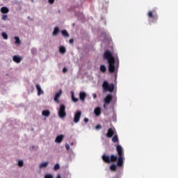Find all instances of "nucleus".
I'll return each mask as SVG.
<instances>
[{"mask_svg":"<svg viewBox=\"0 0 178 178\" xmlns=\"http://www.w3.org/2000/svg\"><path fill=\"white\" fill-rule=\"evenodd\" d=\"M113 136H115V131L113 129L109 128L106 134V137H108V138H111Z\"/></svg>","mask_w":178,"mask_h":178,"instance_id":"1a4fd4ad","label":"nucleus"},{"mask_svg":"<svg viewBox=\"0 0 178 178\" xmlns=\"http://www.w3.org/2000/svg\"><path fill=\"white\" fill-rule=\"evenodd\" d=\"M62 92H63L62 90H60L57 93H56L54 96V101L57 104H59V102H60V101L59 100V98H60V96L62 95Z\"/></svg>","mask_w":178,"mask_h":178,"instance_id":"6e6552de","label":"nucleus"},{"mask_svg":"<svg viewBox=\"0 0 178 178\" xmlns=\"http://www.w3.org/2000/svg\"><path fill=\"white\" fill-rule=\"evenodd\" d=\"M59 33V27L56 26L53 31V35L56 36Z\"/></svg>","mask_w":178,"mask_h":178,"instance_id":"a211bd4d","label":"nucleus"},{"mask_svg":"<svg viewBox=\"0 0 178 178\" xmlns=\"http://www.w3.org/2000/svg\"><path fill=\"white\" fill-rule=\"evenodd\" d=\"M65 136H63V135H59V136H58L56 138V140H55V141H56V143H58V144H60V143L61 142V141H63V138H64Z\"/></svg>","mask_w":178,"mask_h":178,"instance_id":"ddd939ff","label":"nucleus"},{"mask_svg":"<svg viewBox=\"0 0 178 178\" xmlns=\"http://www.w3.org/2000/svg\"><path fill=\"white\" fill-rule=\"evenodd\" d=\"M60 168V167L59 164H58V163H56V164L54 165V170H58V169H59Z\"/></svg>","mask_w":178,"mask_h":178,"instance_id":"bb28decb","label":"nucleus"},{"mask_svg":"<svg viewBox=\"0 0 178 178\" xmlns=\"http://www.w3.org/2000/svg\"><path fill=\"white\" fill-rule=\"evenodd\" d=\"M96 130H99V129H102V126L98 124L95 127Z\"/></svg>","mask_w":178,"mask_h":178,"instance_id":"7c9ffc66","label":"nucleus"},{"mask_svg":"<svg viewBox=\"0 0 178 178\" xmlns=\"http://www.w3.org/2000/svg\"><path fill=\"white\" fill-rule=\"evenodd\" d=\"M18 166H20V167L23 166V160H21L18 162Z\"/></svg>","mask_w":178,"mask_h":178,"instance_id":"c756f323","label":"nucleus"},{"mask_svg":"<svg viewBox=\"0 0 178 178\" xmlns=\"http://www.w3.org/2000/svg\"><path fill=\"white\" fill-rule=\"evenodd\" d=\"M71 94H72V99L73 102H77V101H79V99L74 97V92H71Z\"/></svg>","mask_w":178,"mask_h":178,"instance_id":"5701e85b","label":"nucleus"},{"mask_svg":"<svg viewBox=\"0 0 178 178\" xmlns=\"http://www.w3.org/2000/svg\"><path fill=\"white\" fill-rule=\"evenodd\" d=\"M58 116L59 118H61V119L66 118V106L64 104H61L60 106V108L58 110Z\"/></svg>","mask_w":178,"mask_h":178,"instance_id":"20e7f679","label":"nucleus"},{"mask_svg":"<svg viewBox=\"0 0 178 178\" xmlns=\"http://www.w3.org/2000/svg\"><path fill=\"white\" fill-rule=\"evenodd\" d=\"M116 100H117V99H116V97L114 99V102H116Z\"/></svg>","mask_w":178,"mask_h":178,"instance_id":"ea45409f","label":"nucleus"},{"mask_svg":"<svg viewBox=\"0 0 178 178\" xmlns=\"http://www.w3.org/2000/svg\"><path fill=\"white\" fill-rule=\"evenodd\" d=\"M0 12L3 14L9 13V8H8V7H1Z\"/></svg>","mask_w":178,"mask_h":178,"instance_id":"4468645a","label":"nucleus"},{"mask_svg":"<svg viewBox=\"0 0 178 178\" xmlns=\"http://www.w3.org/2000/svg\"><path fill=\"white\" fill-rule=\"evenodd\" d=\"M79 98H80L81 101L84 102V101H86V98H87V93H86V92H79Z\"/></svg>","mask_w":178,"mask_h":178,"instance_id":"9d476101","label":"nucleus"},{"mask_svg":"<svg viewBox=\"0 0 178 178\" xmlns=\"http://www.w3.org/2000/svg\"><path fill=\"white\" fill-rule=\"evenodd\" d=\"M92 96H93L94 99H95V98H97V94L93 93Z\"/></svg>","mask_w":178,"mask_h":178,"instance_id":"e433bc0d","label":"nucleus"},{"mask_svg":"<svg viewBox=\"0 0 178 178\" xmlns=\"http://www.w3.org/2000/svg\"><path fill=\"white\" fill-rule=\"evenodd\" d=\"M100 72H102V73L106 72V67L104 65H100Z\"/></svg>","mask_w":178,"mask_h":178,"instance_id":"412c9836","label":"nucleus"},{"mask_svg":"<svg viewBox=\"0 0 178 178\" xmlns=\"http://www.w3.org/2000/svg\"><path fill=\"white\" fill-rule=\"evenodd\" d=\"M104 58L108 61L109 73H115L116 71V67L115 66V61L112 53L109 51H106L104 54Z\"/></svg>","mask_w":178,"mask_h":178,"instance_id":"f03ea898","label":"nucleus"},{"mask_svg":"<svg viewBox=\"0 0 178 178\" xmlns=\"http://www.w3.org/2000/svg\"><path fill=\"white\" fill-rule=\"evenodd\" d=\"M44 178H54V177L52 176V175L47 174L44 176Z\"/></svg>","mask_w":178,"mask_h":178,"instance_id":"c85d7f7f","label":"nucleus"},{"mask_svg":"<svg viewBox=\"0 0 178 178\" xmlns=\"http://www.w3.org/2000/svg\"><path fill=\"white\" fill-rule=\"evenodd\" d=\"M32 2H33V1L32 0Z\"/></svg>","mask_w":178,"mask_h":178,"instance_id":"79ce46f5","label":"nucleus"},{"mask_svg":"<svg viewBox=\"0 0 178 178\" xmlns=\"http://www.w3.org/2000/svg\"><path fill=\"white\" fill-rule=\"evenodd\" d=\"M14 38L15 40V44H17V45L20 44V39L19 38V37L15 36Z\"/></svg>","mask_w":178,"mask_h":178,"instance_id":"393cba45","label":"nucleus"},{"mask_svg":"<svg viewBox=\"0 0 178 178\" xmlns=\"http://www.w3.org/2000/svg\"><path fill=\"white\" fill-rule=\"evenodd\" d=\"M54 2H55V0H49V3L51 4L54 3Z\"/></svg>","mask_w":178,"mask_h":178,"instance_id":"c9c22d12","label":"nucleus"},{"mask_svg":"<svg viewBox=\"0 0 178 178\" xmlns=\"http://www.w3.org/2000/svg\"><path fill=\"white\" fill-rule=\"evenodd\" d=\"M36 89L38 90V95H42L44 94V90L41 89L40 84H36Z\"/></svg>","mask_w":178,"mask_h":178,"instance_id":"f8f14e48","label":"nucleus"},{"mask_svg":"<svg viewBox=\"0 0 178 178\" xmlns=\"http://www.w3.org/2000/svg\"><path fill=\"white\" fill-rule=\"evenodd\" d=\"M111 140L113 143H119V138L118 137V134H115Z\"/></svg>","mask_w":178,"mask_h":178,"instance_id":"6ab92c4d","label":"nucleus"},{"mask_svg":"<svg viewBox=\"0 0 178 178\" xmlns=\"http://www.w3.org/2000/svg\"><path fill=\"white\" fill-rule=\"evenodd\" d=\"M6 19H8V15H3L1 16V19H2V20H6Z\"/></svg>","mask_w":178,"mask_h":178,"instance_id":"cd10ccee","label":"nucleus"},{"mask_svg":"<svg viewBox=\"0 0 178 178\" xmlns=\"http://www.w3.org/2000/svg\"><path fill=\"white\" fill-rule=\"evenodd\" d=\"M65 148L67 151H69V149H70V146H69V145H65Z\"/></svg>","mask_w":178,"mask_h":178,"instance_id":"2f4dec72","label":"nucleus"},{"mask_svg":"<svg viewBox=\"0 0 178 178\" xmlns=\"http://www.w3.org/2000/svg\"><path fill=\"white\" fill-rule=\"evenodd\" d=\"M59 51L60 52V54H65L66 53V48H65V47L61 46L59 48Z\"/></svg>","mask_w":178,"mask_h":178,"instance_id":"4be33fe9","label":"nucleus"},{"mask_svg":"<svg viewBox=\"0 0 178 178\" xmlns=\"http://www.w3.org/2000/svg\"><path fill=\"white\" fill-rule=\"evenodd\" d=\"M80 118H81V111H76L74 116V122L79 123L80 122Z\"/></svg>","mask_w":178,"mask_h":178,"instance_id":"423d86ee","label":"nucleus"},{"mask_svg":"<svg viewBox=\"0 0 178 178\" xmlns=\"http://www.w3.org/2000/svg\"><path fill=\"white\" fill-rule=\"evenodd\" d=\"M112 99H113V96H112L111 94H108L104 98V103L106 104V105H109V104L112 102Z\"/></svg>","mask_w":178,"mask_h":178,"instance_id":"0eeeda50","label":"nucleus"},{"mask_svg":"<svg viewBox=\"0 0 178 178\" xmlns=\"http://www.w3.org/2000/svg\"><path fill=\"white\" fill-rule=\"evenodd\" d=\"M102 88L105 92L108 91L109 92H113L115 85L113 83L109 85L106 81H104L102 84Z\"/></svg>","mask_w":178,"mask_h":178,"instance_id":"7ed1b4c3","label":"nucleus"},{"mask_svg":"<svg viewBox=\"0 0 178 178\" xmlns=\"http://www.w3.org/2000/svg\"><path fill=\"white\" fill-rule=\"evenodd\" d=\"M149 19H152L153 20H158V15L155 11H149L147 13Z\"/></svg>","mask_w":178,"mask_h":178,"instance_id":"39448f33","label":"nucleus"},{"mask_svg":"<svg viewBox=\"0 0 178 178\" xmlns=\"http://www.w3.org/2000/svg\"><path fill=\"white\" fill-rule=\"evenodd\" d=\"M116 149L118 157V156H115V154H111V156L103 154L102 158L105 163H111V162H116L118 161L117 165L121 168V166H123V156H124V153H123V149L120 145H117Z\"/></svg>","mask_w":178,"mask_h":178,"instance_id":"f257e3e1","label":"nucleus"},{"mask_svg":"<svg viewBox=\"0 0 178 178\" xmlns=\"http://www.w3.org/2000/svg\"><path fill=\"white\" fill-rule=\"evenodd\" d=\"M88 118H85L84 119H83V121L85 122V123H87V122H88Z\"/></svg>","mask_w":178,"mask_h":178,"instance_id":"f704fd0d","label":"nucleus"},{"mask_svg":"<svg viewBox=\"0 0 178 178\" xmlns=\"http://www.w3.org/2000/svg\"><path fill=\"white\" fill-rule=\"evenodd\" d=\"M63 73H66V72H67V68L64 67V68L63 69Z\"/></svg>","mask_w":178,"mask_h":178,"instance_id":"72a5a7b5","label":"nucleus"},{"mask_svg":"<svg viewBox=\"0 0 178 178\" xmlns=\"http://www.w3.org/2000/svg\"><path fill=\"white\" fill-rule=\"evenodd\" d=\"M57 178H61V177H60V175H58V176L57 177Z\"/></svg>","mask_w":178,"mask_h":178,"instance_id":"a19ab883","label":"nucleus"},{"mask_svg":"<svg viewBox=\"0 0 178 178\" xmlns=\"http://www.w3.org/2000/svg\"><path fill=\"white\" fill-rule=\"evenodd\" d=\"M69 42H70V44H73V43L74 42V40L70 39V40H69Z\"/></svg>","mask_w":178,"mask_h":178,"instance_id":"473e14b6","label":"nucleus"},{"mask_svg":"<svg viewBox=\"0 0 178 178\" xmlns=\"http://www.w3.org/2000/svg\"><path fill=\"white\" fill-rule=\"evenodd\" d=\"M13 60L15 63H20L22 62V57H20L19 56H14L13 57Z\"/></svg>","mask_w":178,"mask_h":178,"instance_id":"9b49d317","label":"nucleus"},{"mask_svg":"<svg viewBox=\"0 0 178 178\" xmlns=\"http://www.w3.org/2000/svg\"><path fill=\"white\" fill-rule=\"evenodd\" d=\"M1 35L4 40H8V34L5 32H3L1 33Z\"/></svg>","mask_w":178,"mask_h":178,"instance_id":"a878e982","label":"nucleus"},{"mask_svg":"<svg viewBox=\"0 0 178 178\" xmlns=\"http://www.w3.org/2000/svg\"><path fill=\"white\" fill-rule=\"evenodd\" d=\"M110 170H111V172H116V170H118V165L116 164H112L110 166Z\"/></svg>","mask_w":178,"mask_h":178,"instance_id":"dca6fc26","label":"nucleus"},{"mask_svg":"<svg viewBox=\"0 0 178 178\" xmlns=\"http://www.w3.org/2000/svg\"><path fill=\"white\" fill-rule=\"evenodd\" d=\"M106 105H108V104H105V103L104 104V109H106Z\"/></svg>","mask_w":178,"mask_h":178,"instance_id":"4c0bfd02","label":"nucleus"},{"mask_svg":"<svg viewBox=\"0 0 178 178\" xmlns=\"http://www.w3.org/2000/svg\"><path fill=\"white\" fill-rule=\"evenodd\" d=\"M48 163H49L48 161L42 163L41 164H40L39 168H40V169H42V168H47V166H48Z\"/></svg>","mask_w":178,"mask_h":178,"instance_id":"aec40b11","label":"nucleus"},{"mask_svg":"<svg viewBox=\"0 0 178 178\" xmlns=\"http://www.w3.org/2000/svg\"><path fill=\"white\" fill-rule=\"evenodd\" d=\"M32 54H35V50L32 49Z\"/></svg>","mask_w":178,"mask_h":178,"instance_id":"58836bf2","label":"nucleus"},{"mask_svg":"<svg viewBox=\"0 0 178 178\" xmlns=\"http://www.w3.org/2000/svg\"><path fill=\"white\" fill-rule=\"evenodd\" d=\"M61 34H63L64 37H69V33H67V31L66 30H63Z\"/></svg>","mask_w":178,"mask_h":178,"instance_id":"b1692460","label":"nucleus"},{"mask_svg":"<svg viewBox=\"0 0 178 178\" xmlns=\"http://www.w3.org/2000/svg\"><path fill=\"white\" fill-rule=\"evenodd\" d=\"M94 112L96 116H99L101 115V108L99 107L96 108Z\"/></svg>","mask_w":178,"mask_h":178,"instance_id":"f3484780","label":"nucleus"},{"mask_svg":"<svg viewBox=\"0 0 178 178\" xmlns=\"http://www.w3.org/2000/svg\"><path fill=\"white\" fill-rule=\"evenodd\" d=\"M42 115L43 116H46V118H48V116H49L51 115V111H49V110H44L42 112Z\"/></svg>","mask_w":178,"mask_h":178,"instance_id":"2eb2a0df","label":"nucleus"}]
</instances>
